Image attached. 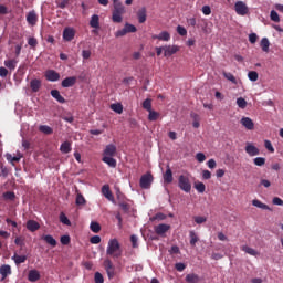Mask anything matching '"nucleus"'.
<instances>
[{
  "instance_id": "1",
  "label": "nucleus",
  "mask_w": 283,
  "mask_h": 283,
  "mask_svg": "<svg viewBox=\"0 0 283 283\" xmlns=\"http://www.w3.org/2000/svg\"><path fill=\"white\" fill-rule=\"evenodd\" d=\"M106 255H108V258H112L113 260H118L119 258H123V248H120V242H118V239H111L108 241L106 248Z\"/></svg>"
},
{
  "instance_id": "2",
  "label": "nucleus",
  "mask_w": 283,
  "mask_h": 283,
  "mask_svg": "<svg viewBox=\"0 0 283 283\" xmlns=\"http://www.w3.org/2000/svg\"><path fill=\"white\" fill-rule=\"evenodd\" d=\"M113 23H123V14H125V4L123 2H113Z\"/></svg>"
},
{
  "instance_id": "3",
  "label": "nucleus",
  "mask_w": 283,
  "mask_h": 283,
  "mask_svg": "<svg viewBox=\"0 0 283 283\" xmlns=\"http://www.w3.org/2000/svg\"><path fill=\"white\" fill-rule=\"evenodd\" d=\"M178 187L181 189V191H185V193L191 192V180L189 179V176L187 175H180L178 177Z\"/></svg>"
},
{
  "instance_id": "4",
  "label": "nucleus",
  "mask_w": 283,
  "mask_h": 283,
  "mask_svg": "<svg viewBox=\"0 0 283 283\" xmlns=\"http://www.w3.org/2000/svg\"><path fill=\"white\" fill-rule=\"evenodd\" d=\"M151 182H154V175H151V172H146L139 179V187L142 189H149L151 187Z\"/></svg>"
},
{
  "instance_id": "5",
  "label": "nucleus",
  "mask_w": 283,
  "mask_h": 283,
  "mask_svg": "<svg viewBox=\"0 0 283 283\" xmlns=\"http://www.w3.org/2000/svg\"><path fill=\"white\" fill-rule=\"evenodd\" d=\"M234 11L239 17H247V14H249V7L242 1H237L234 4Z\"/></svg>"
},
{
  "instance_id": "6",
  "label": "nucleus",
  "mask_w": 283,
  "mask_h": 283,
  "mask_svg": "<svg viewBox=\"0 0 283 283\" xmlns=\"http://www.w3.org/2000/svg\"><path fill=\"white\" fill-rule=\"evenodd\" d=\"M44 78L51 83H56V81H61V74L54 70H46Z\"/></svg>"
},
{
  "instance_id": "7",
  "label": "nucleus",
  "mask_w": 283,
  "mask_h": 283,
  "mask_svg": "<svg viewBox=\"0 0 283 283\" xmlns=\"http://www.w3.org/2000/svg\"><path fill=\"white\" fill-rule=\"evenodd\" d=\"M104 268L107 273V276L109 277V280H112L114 275H116V268H114V263H112V260L106 259L104 261Z\"/></svg>"
},
{
  "instance_id": "8",
  "label": "nucleus",
  "mask_w": 283,
  "mask_h": 283,
  "mask_svg": "<svg viewBox=\"0 0 283 283\" xmlns=\"http://www.w3.org/2000/svg\"><path fill=\"white\" fill-rule=\"evenodd\" d=\"M74 36H76V31L74 28L66 27L63 30V40L66 42L74 41Z\"/></svg>"
},
{
  "instance_id": "9",
  "label": "nucleus",
  "mask_w": 283,
  "mask_h": 283,
  "mask_svg": "<svg viewBox=\"0 0 283 283\" xmlns=\"http://www.w3.org/2000/svg\"><path fill=\"white\" fill-rule=\"evenodd\" d=\"M27 23L31 25V28H34L36 23H39V14H36V11L32 10L29 11L27 14Z\"/></svg>"
},
{
  "instance_id": "10",
  "label": "nucleus",
  "mask_w": 283,
  "mask_h": 283,
  "mask_svg": "<svg viewBox=\"0 0 283 283\" xmlns=\"http://www.w3.org/2000/svg\"><path fill=\"white\" fill-rule=\"evenodd\" d=\"M179 51H180V48H178V45H165L164 56L166 57L174 56V54H176Z\"/></svg>"
},
{
  "instance_id": "11",
  "label": "nucleus",
  "mask_w": 283,
  "mask_h": 283,
  "mask_svg": "<svg viewBox=\"0 0 283 283\" xmlns=\"http://www.w3.org/2000/svg\"><path fill=\"white\" fill-rule=\"evenodd\" d=\"M169 229H171V226L167 223H161V224L155 226V233L157 235H165V233H167Z\"/></svg>"
},
{
  "instance_id": "12",
  "label": "nucleus",
  "mask_w": 283,
  "mask_h": 283,
  "mask_svg": "<svg viewBox=\"0 0 283 283\" xmlns=\"http://www.w3.org/2000/svg\"><path fill=\"white\" fill-rule=\"evenodd\" d=\"M114 156H116V145L108 144L103 151V157H114Z\"/></svg>"
},
{
  "instance_id": "13",
  "label": "nucleus",
  "mask_w": 283,
  "mask_h": 283,
  "mask_svg": "<svg viewBox=\"0 0 283 283\" xmlns=\"http://www.w3.org/2000/svg\"><path fill=\"white\" fill-rule=\"evenodd\" d=\"M27 229L28 231H31V233H34L41 229V224L38 221L30 219L27 221Z\"/></svg>"
},
{
  "instance_id": "14",
  "label": "nucleus",
  "mask_w": 283,
  "mask_h": 283,
  "mask_svg": "<svg viewBox=\"0 0 283 283\" xmlns=\"http://www.w3.org/2000/svg\"><path fill=\"white\" fill-rule=\"evenodd\" d=\"M245 153L250 156H260V148L255 147L251 143H248L245 146Z\"/></svg>"
},
{
  "instance_id": "15",
  "label": "nucleus",
  "mask_w": 283,
  "mask_h": 283,
  "mask_svg": "<svg viewBox=\"0 0 283 283\" xmlns=\"http://www.w3.org/2000/svg\"><path fill=\"white\" fill-rule=\"evenodd\" d=\"M102 193L107 200H109V202H114V195L112 193V190L109 189V185H104L102 187Z\"/></svg>"
},
{
  "instance_id": "16",
  "label": "nucleus",
  "mask_w": 283,
  "mask_h": 283,
  "mask_svg": "<svg viewBox=\"0 0 283 283\" xmlns=\"http://www.w3.org/2000/svg\"><path fill=\"white\" fill-rule=\"evenodd\" d=\"M241 125L245 127V129L252 130L255 127V124L253 123V119L250 117H242L241 118Z\"/></svg>"
},
{
  "instance_id": "17",
  "label": "nucleus",
  "mask_w": 283,
  "mask_h": 283,
  "mask_svg": "<svg viewBox=\"0 0 283 283\" xmlns=\"http://www.w3.org/2000/svg\"><path fill=\"white\" fill-rule=\"evenodd\" d=\"M164 182L166 185H171V182H174V172L169 166H167L166 172L164 174Z\"/></svg>"
},
{
  "instance_id": "18",
  "label": "nucleus",
  "mask_w": 283,
  "mask_h": 283,
  "mask_svg": "<svg viewBox=\"0 0 283 283\" xmlns=\"http://www.w3.org/2000/svg\"><path fill=\"white\" fill-rule=\"evenodd\" d=\"M61 85L62 87H74V85H76V76L65 77Z\"/></svg>"
},
{
  "instance_id": "19",
  "label": "nucleus",
  "mask_w": 283,
  "mask_h": 283,
  "mask_svg": "<svg viewBox=\"0 0 283 283\" xmlns=\"http://www.w3.org/2000/svg\"><path fill=\"white\" fill-rule=\"evenodd\" d=\"M29 282H39L41 280V273L38 270H30L28 274Z\"/></svg>"
},
{
  "instance_id": "20",
  "label": "nucleus",
  "mask_w": 283,
  "mask_h": 283,
  "mask_svg": "<svg viewBox=\"0 0 283 283\" xmlns=\"http://www.w3.org/2000/svg\"><path fill=\"white\" fill-rule=\"evenodd\" d=\"M41 85H42V82L41 80L39 78H33L31 80L30 82V87H31V91L36 94V92H39V90H41Z\"/></svg>"
},
{
  "instance_id": "21",
  "label": "nucleus",
  "mask_w": 283,
  "mask_h": 283,
  "mask_svg": "<svg viewBox=\"0 0 283 283\" xmlns=\"http://www.w3.org/2000/svg\"><path fill=\"white\" fill-rule=\"evenodd\" d=\"M151 38L157 39L158 41H171V34H169L167 31H163L158 35L155 34Z\"/></svg>"
},
{
  "instance_id": "22",
  "label": "nucleus",
  "mask_w": 283,
  "mask_h": 283,
  "mask_svg": "<svg viewBox=\"0 0 283 283\" xmlns=\"http://www.w3.org/2000/svg\"><path fill=\"white\" fill-rule=\"evenodd\" d=\"M90 25H91V28H94L95 30H98V28H101V18L98 17V14L92 15Z\"/></svg>"
},
{
  "instance_id": "23",
  "label": "nucleus",
  "mask_w": 283,
  "mask_h": 283,
  "mask_svg": "<svg viewBox=\"0 0 283 283\" xmlns=\"http://www.w3.org/2000/svg\"><path fill=\"white\" fill-rule=\"evenodd\" d=\"M12 274V268L10 265H2L0 268V275H2V280H6L8 275Z\"/></svg>"
},
{
  "instance_id": "24",
  "label": "nucleus",
  "mask_w": 283,
  "mask_h": 283,
  "mask_svg": "<svg viewBox=\"0 0 283 283\" xmlns=\"http://www.w3.org/2000/svg\"><path fill=\"white\" fill-rule=\"evenodd\" d=\"M137 19L139 23H145V21H147V9H139L137 12Z\"/></svg>"
},
{
  "instance_id": "25",
  "label": "nucleus",
  "mask_w": 283,
  "mask_h": 283,
  "mask_svg": "<svg viewBox=\"0 0 283 283\" xmlns=\"http://www.w3.org/2000/svg\"><path fill=\"white\" fill-rule=\"evenodd\" d=\"M51 96L57 101V103H65V97L61 95V92L59 90H52L51 91Z\"/></svg>"
},
{
  "instance_id": "26",
  "label": "nucleus",
  "mask_w": 283,
  "mask_h": 283,
  "mask_svg": "<svg viewBox=\"0 0 283 283\" xmlns=\"http://www.w3.org/2000/svg\"><path fill=\"white\" fill-rule=\"evenodd\" d=\"M11 260H13V262L19 266V264L25 263V261L28 260V256L19 255L17 253H14L13 256L11 258Z\"/></svg>"
},
{
  "instance_id": "27",
  "label": "nucleus",
  "mask_w": 283,
  "mask_h": 283,
  "mask_svg": "<svg viewBox=\"0 0 283 283\" xmlns=\"http://www.w3.org/2000/svg\"><path fill=\"white\" fill-rule=\"evenodd\" d=\"M17 63H19V60L17 59L6 60L4 66L8 67V70L14 71L17 70Z\"/></svg>"
},
{
  "instance_id": "28",
  "label": "nucleus",
  "mask_w": 283,
  "mask_h": 283,
  "mask_svg": "<svg viewBox=\"0 0 283 283\" xmlns=\"http://www.w3.org/2000/svg\"><path fill=\"white\" fill-rule=\"evenodd\" d=\"M60 151L62 154H70L72 151V144L70 142H64L60 146Z\"/></svg>"
},
{
  "instance_id": "29",
  "label": "nucleus",
  "mask_w": 283,
  "mask_h": 283,
  "mask_svg": "<svg viewBox=\"0 0 283 283\" xmlns=\"http://www.w3.org/2000/svg\"><path fill=\"white\" fill-rule=\"evenodd\" d=\"M102 160L112 169H116L117 161L114 157H103Z\"/></svg>"
},
{
  "instance_id": "30",
  "label": "nucleus",
  "mask_w": 283,
  "mask_h": 283,
  "mask_svg": "<svg viewBox=\"0 0 283 283\" xmlns=\"http://www.w3.org/2000/svg\"><path fill=\"white\" fill-rule=\"evenodd\" d=\"M75 205H77V207L87 205V200H85V197L81 192L76 195Z\"/></svg>"
},
{
  "instance_id": "31",
  "label": "nucleus",
  "mask_w": 283,
  "mask_h": 283,
  "mask_svg": "<svg viewBox=\"0 0 283 283\" xmlns=\"http://www.w3.org/2000/svg\"><path fill=\"white\" fill-rule=\"evenodd\" d=\"M252 205H253V207H258V209L271 211V208L269 206H266V203H262V201H260L258 199L252 200Z\"/></svg>"
},
{
  "instance_id": "32",
  "label": "nucleus",
  "mask_w": 283,
  "mask_h": 283,
  "mask_svg": "<svg viewBox=\"0 0 283 283\" xmlns=\"http://www.w3.org/2000/svg\"><path fill=\"white\" fill-rule=\"evenodd\" d=\"M241 251H244V253H248L249 255H253L254 258L260 255L255 249L250 248L249 245H242Z\"/></svg>"
},
{
  "instance_id": "33",
  "label": "nucleus",
  "mask_w": 283,
  "mask_h": 283,
  "mask_svg": "<svg viewBox=\"0 0 283 283\" xmlns=\"http://www.w3.org/2000/svg\"><path fill=\"white\" fill-rule=\"evenodd\" d=\"M42 239L44 242H46V244H50V247H56V239H54V237L51 234L42 235Z\"/></svg>"
},
{
  "instance_id": "34",
  "label": "nucleus",
  "mask_w": 283,
  "mask_h": 283,
  "mask_svg": "<svg viewBox=\"0 0 283 283\" xmlns=\"http://www.w3.org/2000/svg\"><path fill=\"white\" fill-rule=\"evenodd\" d=\"M186 282L198 283V282H200V276L196 273H190L186 276Z\"/></svg>"
},
{
  "instance_id": "35",
  "label": "nucleus",
  "mask_w": 283,
  "mask_h": 283,
  "mask_svg": "<svg viewBox=\"0 0 283 283\" xmlns=\"http://www.w3.org/2000/svg\"><path fill=\"white\" fill-rule=\"evenodd\" d=\"M260 46L263 52H269V48H271V42H269L268 38H262Z\"/></svg>"
},
{
  "instance_id": "36",
  "label": "nucleus",
  "mask_w": 283,
  "mask_h": 283,
  "mask_svg": "<svg viewBox=\"0 0 283 283\" xmlns=\"http://www.w3.org/2000/svg\"><path fill=\"white\" fill-rule=\"evenodd\" d=\"M39 132H41L42 134H45L46 136L54 134V129H52V127H50L48 125H41L39 127Z\"/></svg>"
},
{
  "instance_id": "37",
  "label": "nucleus",
  "mask_w": 283,
  "mask_h": 283,
  "mask_svg": "<svg viewBox=\"0 0 283 283\" xmlns=\"http://www.w3.org/2000/svg\"><path fill=\"white\" fill-rule=\"evenodd\" d=\"M223 76L224 78H227V81H230V83H233V85H238V80L235 78L233 73L223 72Z\"/></svg>"
},
{
  "instance_id": "38",
  "label": "nucleus",
  "mask_w": 283,
  "mask_h": 283,
  "mask_svg": "<svg viewBox=\"0 0 283 283\" xmlns=\"http://www.w3.org/2000/svg\"><path fill=\"white\" fill-rule=\"evenodd\" d=\"M189 237H190V247H196V244L198 243V240H200L198 238V234H196L195 231H190Z\"/></svg>"
},
{
  "instance_id": "39",
  "label": "nucleus",
  "mask_w": 283,
  "mask_h": 283,
  "mask_svg": "<svg viewBox=\"0 0 283 283\" xmlns=\"http://www.w3.org/2000/svg\"><path fill=\"white\" fill-rule=\"evenodd\" d=\"M157 118H160V113H158L154 109L148 111V120L154 122Z\"/></svg>"
},
{
  "instance_id": "40",
  "label": "nucleus",
  "mask_w": 283,
  "mask_h": 283,
  "mask_svg": "<svg viewBox=\"0 0 283 283\" xmlns=\"http://www.w3.org/2000/svg\"><path fill=\"white\" fill-rule=\"evenodd\" d=\"M90 229H91V231H93V233H99L101 232V223H98L96 221H92Z\"/></svg>"
},
{
  "instance_id": "41",
  "label": "nucleus",
  "mask_w": 283,
  "mask_h": 283,
  "mask_svg": "<svg viewBox=\"0 0 283 283\" xmlns=\"http://www.w3.org/2000/svg\"><path fill=\"white\" fill-rule=\"evenodd\" d=\"M254 165H256V167H264V165H266V158L264 157H256L253 159Z\"/></svg>"
},
{
  "instance_id": "42",
  "label": "nucleus",
  "mask_w": 283,
  "mask_h": 283,
  "mask_svg": "<svg viewBox=\"0 0 283 283\" xmlns=\"http://www.w3.org/2000/svg\"><path fill=\"white\" fill-rule=\"evenodd\" d=\"M111 109L115 112L116 114H123V104L117 103V104H112Z\"/></svg>"
},
{
  "instance_id": "43",
  "label": "nucleus",
  "mask_w": 283,
  "mask_h": 283,
  "mask_svg": "<svg viewBox=\"0 0 283 283\" xmlns=\"http://www.w3.org/2000/svg\"><path fill=\"white\" fill-rule=\"evenodd\" d=\"M143 109L146 112H151V98H146L142 104Z\"/></svg>"
},
{
  "instance_id": "44",
  "label": "nucleus",
  "mask_w": 283,
  "mask_h": 283,
  "mask_svg": "<svg viewBox=\"0 0 283 283\" xmlns=\"http://www.w3.org/2000/svg\"><path fill=\"white\" fill-rule=\"evenodd\" d=\"M264 147L265 149H268V151H270V154H275V148L273 147V144L271 143V140L265 139Z\"/></svg>"
},
{
  "instance_id": "45",
  "label": "nucleus",
  "mask_w": 283,
  "mask_h": 283,
  "mask_svg": "<svg viewBox=\"0 0 283 283\" xmlns=\"http://www.w3.org/2000/svg\"><path fill=\"white\" fill-rule=\"evenodd\" d=\"M237 105L240 107V109H247V99L243 97L237 98Z\"/></svg>"
},
{
  "instance_id": "46",
  "label": "nucleus",
  "mask_w": 283,
  "mask_h": 283,
  "mask_svg": "<svg viewBox=\"0 0 283 283\" xmlns=\"http://www.w3.org/2000/svg\"><path fill=\"white\" fill-rule=\"evenodd\" d=\"M195 189L199 192V193H205L207 186H205V184L202 182H197L195 184Z\"/></svg>"
},
{
  "instance_id": "47",
  "label": "nucleus",
  "mask_w": 283,
  "mask_h": 283,
  "mask_svg": "<svg viewBox=\"0 0 283 283\" xmlns=\"http://www.w3.org/2000/svg\"><path fill=\"white\" fill-rule=\"evenodd\" d=\"M271 21H274V23H280V14H277V11L272 10L270 13Z\"/></svg>"
},
{
  "instance_id": "48",
  "label": "nucleus",
  "mask_w": 283,
  "mask_h": 283,
  "mask_svg": "<svg viewBox=\"0 0 283 283\" xmlns=\"http://www.w3.org/2000/svg\"><path fill=\"white\" fill-rule=\"evenodd\" d=\"M118 207H120V209H122V211H124V213H129V209L132 208L129 206V203L124 202V201L119 202Z\"/></svg>"
},
{
  "instance_id": "49",
  "label": "nucleus",
  "mask_w": 283,
  "mask_h": 283,
  "mask_svg": "<svg viewBox=\"0 0 283 283\" xmlns=\"http://www.w3.org/2000/svg\"><path fill=\"white\" fill-rule=\"evenodd\" d=\"M124 28H125L127 34L137 32V29H136V27L134 24L126 23L124 25Z\"/></svg>"
},
{
  "instance_id": "50",
  "label": "nucleus",
  "mask_w": 283,
  "mask_h": 283,
  "mask_svg": "<svg viewBox=\"0 0 283 283\" xmlns=\"http://www.w3.org/2000/svg\"><path fill=\"white\" fill-rule=\"evenodd\" d=\"M4 200H14L17 198V195H14L13 191H7L3 193Z\"/></svg>"
},
{
  "instance_id": "51",
  "label": "nucleus",
  "mask_w": 283,
  "mask_h": 283,
  "mask_svg": "<svg viewBox=\"0 0 283 283\" xmlns=\"http://www.w3.org/2000/svg\"><path fill=\"white\" fill-rule=\"evenodd\" d=\"M248 78H249L250 81H252V82L258 81V78H259L258 72H255V71H250V72L248 73Z\"/></svg>"
},
{
  "instance_id": "52",
  "label": "nucleus",
  "mask_w": 283,
  "mask_h": 283,
  "mask_svg": "<svg viewBox=\"0 0 283 283\" xmlns=\"http://www.w3.org/2000/svg\"><path fill=\"white\" fill-rule=\"evenodd\" d=\"M60 221L62 222V224H66L67 227L72 224V222H70V219H67V217L64 213L60 214Z\"/></svg>"
},
{
  "instance_id": "53",
  "label": "nucleus",
  "mask_w": 283,
  "mask_h": 283,
  "mask_svg": "<svg viewBox=\"0 0 283 283\" xmlns=\"http://www.w3.org/2000/svg\"><path fill=\"white\" fill-rule=\"evenodd\" d=\"M28 45H30V48H36V45H39V41L36 40V38H29Z\"/></svg>"
},
{
  "instance_id": "54",
  "label": "nucleus",
  "mask_w": 283,
  "mask_h": 283,
  "mask_svg": "<svg viewBox=\"0 0 283 283\" xmlns=\"http://www.w3.org/2000/svg\"><path fill=\"white\" fill-rule=\"evenodd\" d=\"M196 224H203V222H207V217H200V216H196L193 218Z\"/></svg>"
},
{
  "instance_id": "55",
  "label": "nucleus",
  "mask_w": 283,
  "mask_h": 283,
  "mask_svg": "<svg viewBox=\"0 0 283 283\" xmlns=\"http://www.w3.org/2000/svg\"><path fill=\"white\" fill-rule=\"evenodd\" d=\"M130 242H132L133 249L138 248V237H136L135 234H132L130 235Z\"/></svg>"
},
{
  "instance_id": "56",
  "label": "nucleus",
  "mask_w": 283,
  "mask_h": 283,
  "mask_svg": "<svg viewBox=\"0 0 283 283\" xmlns=\"http://www.w3.org/2000/svg\"><path fill=\"white\" fill-rule=\"evenodd\" d=\"M177 32L180 34V36H187V29H185L182 25L177 27Z\"/></svg>"
},
{
  "instance_id": "57",
  "label": "nucleus",
  "mask_w": 283,
  "mask_h": 283,
  "mask_svg": "<svg viewBox=\"0 0 283 283\" xmlns=\"http://www.w3.org/2000/svg\"><path fill=\"white\" fill-rule=\"evenodd\" d=\"M24 240L23 237H17L14 240V244H17V247H24Z\"/></svg>"
},
{
  "instance_id": "58",
  "label": "nucleus",
  "mask_w": 283,
  "mask_h": 283,
  "mask_svg": "<svg viewBox=\"0 0 283 283\" xmlns=\"http://www.w3.org/2000/svg\"><path fill=\"white\" fill-rule=\"evenodd\" d=\"M175 269H176V271H179V273H182V271H185V269H187V265L185 263H176Z\"/></svg>"
},
{
  "instance_id": "59",
  "label": "nucleus",
  "mask_w": 283,
  "mask_h": 283,
  "mask_svg": "<svg viewBox=\"0 0 283 283\" xmlns=\"http://www.w3.org/2000/svg\"><path fill=\"white\" fill-rule=\"evenodd\" d=\"M61 244L67 245L71 242L70 235H62L60 239Z\"/></svg>"
},
{
  "instance_id": "60",
  "label": "nucleus",
  "mask_w": 283,
  "mask_h": 283,
  "mask_svg": "<svg viewBox=\"0 0 283 283\" xmlns=\"http://www.w3.org/2000/svg\"><path fill=\"white\" fill-rule=\"evenodd\" d=\"M105 280L103 279V274L101 272L95 273V283H104Z\"/></svg>"
},
{
  "instance_id": "61",
  "label": "nucleus",
  "mask_w": 283,
  "mask_h": 283,
  "mask_svg": "<svg viewBox=\"0 0 283 283\" xmlns=\"http://www.w3.org/2000/svg\"><path fill=\"white\" fill-rule=\"evenodd\" d=\"M127 34V30L125 29V27L120 30H118L117 32H115V36L118 39L120 36H125Z\"/></svg>"
},
{
  "instance_id": "62",
  "label": "nucleus",
  "mask_w": 283,
  "mask_h": 283,
  "mask_svg": "<svg viewBox=\"0 0 283 283\" xmlns=\"http://www.w3.org/2000/svg\"><path fill=\"white\" fill-rule=\"evenodd\" d=\"M196 158L198 163H205V160H207V156H205L203 153H197Z\"/></svg>"
},
{
  "instance_id": "63",
  "label": "nucleus",
  "mask_w": 283,
  "mask_h": 283,
  "mask_svg": "<svg viewBox=\"0 0 283 283\" xmlns=\"http://www.w3.org/2000/svg\"><path fill=\"white\" fill-rule=\"evenodd\" d=\"M90 56H92V51H90V50L82 51V57L84 59V61H87V59H90Z\"/></svg>"
},
{
  "instance_id": "64",
  "label": "nucleus",
  "mask_w": 283,
  "mask_h": 283,
  "mask_svg": "<svg viewBox=\"0 0 283 283\" xmlns=\"http://www.w3.org/2000/svg\"><path fill=\"white\" fill-rule=\"evenodd\" d=\"M91 244H101V238L98 235H93L90 239Z\"/></svg>"
}]
</instances>
